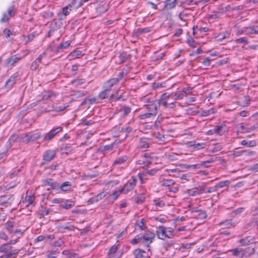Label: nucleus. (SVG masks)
Here are the masks:
<instances>
[{"instance_id":"43","label":"nucleus","mask_w":258,"mask_h":258,"mask_svg":"<svg viewBox=\"0 0 258 258\" xmlns=\"http://www.w3.org/2000/svg\"><path fill=\"white\" fill-rule=\"evenodd\" d=\"M252 241V239L250 237H246V238L241 239L240 243L242 245H248Z\"/></svg>"},{"instance_id":"25","label":"nucleus","mask_w":258,"mask_h":258,"mask_svg":"<svg viewBox=\"0 0 258 258\" xmlns=\"http://www.w3.org/2000/svg\"><path fill=\"white\" fill-rule=\"evenodd\" d=\"M123 191H124L122 190V188L117 191H115L112 195H110L109 196V197H108L109 200H111L112 201L115 200L117 198V197L121 194V193H122Z\"/></svg>"},{"instance_id":"36","label":"nucleus","mask_w":258,"mask_h":258,"mask_svg":"<svg viewBox=\"0 0 258 258\" xmlns=\"http://www.w3.org/2000/svg\"><path fill=\"white\" fill-rule=\"evenodd\" d=\"M43 185H49L51 188H55L56 183H54V181L51 179H48L43 180Z\"/></svg>"},{"instance_id":"58","label":"nucleus","mask_w":258,"mask_h":258,"mask_svg":"<svg viewBox=\"0 0 258 258\" xmlns=\"http://www.w3.org/2000/svg\"><path fill=\"white\" fill-rule=\"evenodd\" d=\"M55 97V94L53 92H47L46 94L44 95V97L46 99H51Z\"/></svg>"},{"instance_id":"46","label":"nucleus","mask_w":258,"mask_h":258,"mask_svg":"<svg viewBox=\"0 0 258 258\" xmlns=\"http://www.w3.org/2000/svg\"><path fill=\"white\" fill-rule=\"evenodd\" d=\"M214 161V160H213V159H211L210 160H208L207 161H203L202 162L200 165L199 166H203V167H208L210 166V164L213 162Z\"/></svg>"},{"instance_id":"4","label":"nucleus","mask_w":258,"mask_h":258,"mask_svg":"<svg viewBox=\"0 0 258 258\" xmlns=\"http://www.w3.org/2000/svg\"><path fill=\"white\" fill-rule=\"evenodd\" d=\"M22 58V56L19 54L12 55L5 60V64L8 68H12Z\"/></svg>"},{"instance_id":"39","label":"nucleus","mask_w":258,"mask_h":258,"mask_svg":"<svg viewBox=\"0 0 258 258\" xmlns=\"http://www.w3.org/2000/svg\"><path fill=\"white\" fill-rule=\"evenodd\" d=\"M15 225L16 223L14 222H8L5 224V227L9 231H10V232H13V231L12 228L15 226Z\"/></svg>"},{"instance_id":"10","label":"nucleus","mask_w":258,"mask_h":258,"mask_svg":"<svg viewBox=\"0 0 258 258\" xmlns=\"http://www.w3.org/2000/svg\"><path fill=\"white\" fill-rule=\"evenodd\" d=\"M56 153L55 151L48 150L45 151L43 155V159L45 162L51 161L55 157Z\"/></svg>"},{"instance_id":"37","label":"nucleus","mask_w":258,"mask_h":258,"mask_svg":"<svg viewBox=\"0 0 258 258\" xmlns=\"http://www.w3.org/2000/svg\"><path fill=\"white\" fill-rule=\"evenodd\" d=\"M12 247L10 245V244L5 243L0 246V252H6L9 251L11 249Z\"/></svg>"},{"instance_id":"59","label":"nucleus","mask_w":258,"mask_h":258,"mask_svg":"<svg viewBox=\"0 0 258 258\" xmlns=\"http://www.w3.org/2000/svg\"><path fill=\"white\" fill-rule=\"evenodd\" d=\"M221 224L225 226L227 228H230L233 226L231 220H226L223 222H222Z\"/></svg>"},{"instance_id":"8","label":"nucleus","mask_w":258,"mask_h":258,"mask_svg":"<svg viewBox=\"0 0 258 258\" xmlns=\"http://www.w3.org/2000/svg\"><path fill=\"white\" fill-rule=\"evenodd\" d=\"M137 183V179L136 178L132 177L131 180H130L122 188L124 192L126 193L131 190L133 189L135 187Z\"/></svg>"},{"instance_id":"51","label":"nucleus","mask_w":258,"mask_h":258,"mask_svg":"<svg viewBox=\"0 0 258 258\" xmlns=\"http://www.w3.org/2000/svg\"><path fill=\"white\" fill-rule=\"evenodd\" d=\"M19 252V249H15L13 250L8 251L7 253L9 254V256L10 258H13L14 257L18 252Z\"/></svg>"},{"instance_id":"38","label":"nucleus","mask_w":258,"mask_h":258,"mask_svg":"<svg viewBox=\"0 0 258 258\" xmlns=\"http://www.w3.org/2000/svg\"><path fill=\"white\" fill-rule=\"evenodd\" d=\"M16 12V8L14 5L11 6L9 7L7 11V14L10 17L14 16Z\"/></svg>"},{"instance_id":"48","label":"nucleus","mask_w":258,"mask_h":258,"mask_svg":"<svg viewBox=\"0 0 258 258\" xmlns=\"http://www.w3.org/2000/svg\"><path fill=\"white\" fill-rule=\"evenodd\" d=\"M10 17L6 13H4L2 15V17L0 19V22L1 23H6L7 22Z\"/></svg>"},{"instance_id":"41","label":"nucleus","mask_w":258,"mask_h":258,"mask_svg":"<svg viewBox=\"0 0 258 258\" xmlns=\"http://www.w3.org/2000/svg\"><path fill=\"white\" fill-rule=\"evenodd\" d=\"M72 8H73V7H72L70 4L64 7L62 9L63 15L66 16H68L70 14V11L72 10Z\"/></svg>"},{"instance_id":"9","label":"nucleus","mask_w":258,"mask_h":258,"mask_svg":"<svg viewBox=\"0 0 258 258\" xmlns=\"http://www.w3.org/2000/svg\"><path fill=\"white\" fill-rule=\"evenodd\" d=\"M191 11L190 9H185L182 12L179 13L178 15L179 18L181 20L186 22L191 18Z\"/></svg>"},{"instance_id":"40","label":"nucleus","mask_w":258,"mask_h":258,"mask_svg":"<svg viewBox=\"0 0 258 258\" xmlns=\"http://www.w3.org/2000/svg\"><path fill=\"white\" fill-rule=\"evenodd\" d=\"M71 44V42L70 41H67L63 43H61L58 45L57 46L58 50H63L67 48Z\"/></svg>"},{"instance_id":"18","label":"nucleus","mask_w":258,"mask_h":258,"mask_svg":"<svg viewBox=\"0 0 258 258\" xmlns=\"http://www.w3.org/2000/svg\"><path fill=\"white\" fill-rule=\"evenodd\" d=\"M119 244L113 245L110 249L108 253L109 258H118L116 254V251L118 249Z\"/></svg>"},{"instance_id":"45","label":"nucleus","mask_w":258,"mask_h":258,"mask_svg":"<svg viewBox=\"0 0 258 258\" xmlns=\"http://www.w3.org/2000/svg\"><path fill=\"white\" fill-rule=\"evenodd\" d=\"M75 204L73 201L67 202L64 204L62 205L63 208L66 209H69L72 208L74 206Z\"/></svg>"},{"instance_id":"31","label":"nucleus","mask_w":258,"mask_h":258,"mask_svg":"<svg viewBox=\"0 0 258 258\" xmlns=\"http://www.w3.org/2000/svg\"><path fill=\"white\" fill-rule=\"evenodd\" d=\"M109 93H110L109 89L105 88V89L104 91L101 92L99 94L98 97L100 99H105L106 98L108 97V96L110 95Z\"/></svg>"},{"instance_id":"7","label":"nucleus","mask_w":258,"mask_h":258,"mask_svg":"<svg viewBox=\"0 0 258 258\" xmlns=\"http://www.w3.org/2000/svg\"><path fill=\"white\" fill-rule=\"evenodd\" d=\"M62 130V127H56L47 133L43 138L44 141H49L53 139L59 132Z\"/></svg>"},{"instance_id":"54","label":"nucleus","mask_w":258,"mask_h":258,"mask_svg":"<svg viewBox=\"0 0 258 258\" xmlns=\"http://www.w3.org/2000/svg\"><path fill=\"white\" fill-rule=\"evenodd\" d=\"M198 217L200 219H204L207 217V214L204 211H199Z\"/></svg>"},{"instance_id":"56","label":"nucleus","mask_w":258,"mask_h":258,"mask_svg":"<svg viewBox=\"0 0 258 258\" xmlns=\"http://www.w3.org/2000/svg\"><path fill=\"white\" fill-rule=\"evenodd\" d=\"M59 253V251L58 250H54L47 254V257L48 258H55L57 254Z\"/></svg>"},{"instance_id":"29","label":"nucleus","mask_w":258,"mask_h":258,"mask_svg":"<svg viewBox=\"0 0 258 258\" xmlns=\"http://www.w3.org/2000/svg\"><path fill=\"white\" fill-rule=\"evenodd\" d=\"M71 183L70 182L67 181L63 182L60 186V189L64 191H67L71 189Z\"/></svg>"},{"instance_id":"22","label":"nucleus","mask_w":258,"mask_h":258,"mask_svg":"<svg viewBox=\"0 0 258 258\" xmlns=\"http://www.w3.org/2000/svg\"><path fill=\"white\" fill-rule=\"evenodd\" d=\"M118 82V79L116 78L111 79L105 83V88L110 90L111 88Z\"/></svg>"},{"instance_id":"33","label":"nucleus","mask_w":258,"mask_h":258,"mask_svg":"<svg viewBox=\"0 0 258 258\" xmlns=\"http://www.w3.org/2000/svg\"><path fill=\"white\" fill-rule=\"evenodd\" d=\"M142 243L146 244L147 246H149L150 243H151L153 240L149 239V237L146 236L145 234L141 236Z\"/></svg>"},{"instance_id":"63","label":"nucleus","mask_w":258,"mask_h":258,"mask_svg":"<svg viewBox=\"0 0 258 258\" xmlns=\"http://www.w3.org/2000/svg\"><path fill=\"white\" fill-rule=\"evenodd\" d=\"M192 89L190 87L184 88L182 89V93L184 95L185 94V95H187L188 94L191 93Z\"/></svg>"},{"instance_id":"50","label":"nucleus","mask_w":258,"mask_h":258,"mask_svg":"<svg viewBox=\"0 0 258 258\" xmlns=\"http://www.w3.org/2000/svg\"><path fill=\"white\" fill-rule=\"evenodd\" d=\"M194 145V149L196 150H200L202 149H204L205 147L206 144L205 143H196V142H195Z\"/></svg>"},{"instance_id":"60","label":"nucleus","mask_w":258,"mask_h":258,"mask_svg":"<svg viewBox=\"0 0 258 258\" xmlns=\"http://www.w3.org/2000/svg\"><path fill=\"white\" fill-rule=\"evenodd\" d=\"M258 128V123H256L250 127L246 128V131L245 132H250L251 131H253L256 129Z\"/></svg>"},{"instance_id":"19","label":"nucleus","mask_w":258,"mask_h":258,"mask_svg":"<svg viewBox=\"0 0 258 258\" xmlns=\"http://www.w3.org/2000/svg\"><path fill=\"white\" fill-rule=\"evenodd\" d=\"M134 254L136 258H148L149 257L145 251L140 249H136L134 251Z\"/></svg>"},{"instance_id":"23","label":"nucleus","mask_w":258,"mask_h":258,"mask_svg":"<svg viewBox=\"0 0 258 258\" xmlns=\"http://www.w3.org/2000/svg\"><path fill=\"white\" fill-rule=\"evenodd\" d=\"M70 5L73 8L77 9L82 5V4L88 0H70Z\"/></svg>"},{"instance_id":"2","label":"nucleus","mask_w":258,"mask_h":258,"mask_svg":"<svg viewBox=\"0 0 258 258\" xmlns=\"http://www.w3.org/2000/svg\"><path fill=\"white\" fill-rule=\"evenodd\" d=\"M156 235L159 239L162 240L172 238L174 235L172 228L171 227L166 228L164 226H159L157 228Z\"/></svg>"},{"instance_id":"6","label":"nucleus","mask_w":258,"mask_h":258,"mask_svg":"<svg viewBox=\"0 0 258 258\" xmlns=\"http://www.w3.org/2000/svg\"><path fill=\"white\" fill-rule=\"evenodd\" d=\"M159 170V169L158 168H154L151 170H148L146 172L139 173L138 175L140 180H141V182L143 183V180L148 178V175L154 176L157 173Z\"/></svg>"},{"instance_id":"27","label":"nucleus","mask_w":258,"mask_h":258,"mask_svg":"<svg viewBox=\"0 0 258 258\" xmlns=\"http://www.w3.org/2000/svg\"><path fill=\"white\" fill-rule=\"evenodd\" d=\"M172 95V99L174 101H176V100H180L183 99L184 97V94L180 92H173L171 93Z\"/></svg>"},{"instance_id":"14","label":"nucleus","mask_w":258,"mask_h":258,"mask_svg":"<svg viewBox=\"0 0 258 258\" xmlns=\"http://www.w3.org/2000/svg\"><path fill=\"white\" fill-rule=\"evenodd\" d=\"M215 134L218 136L223 135L227 131V127L224 124L220 125H217L214 128Z\"/></svg>"},{"instance_id":"20","label":"nucleus","mask_w":258,"mask_h":258,"mask_svg":"<svg viewBox=\"0 0 258 258\" xmlns=\"http://www.w3.org/2000/svg\"><path fill=\"white\" fill-rule=\"evenodd\" d=\"M35 197L33 196H26L25 200L23 202L26 205V206H34Z\"/></svg>"},{"instance_id":"49","label":"nucleus","mask_w":258,"mask_h":258,"mask_svg":"<svg viewBox=\"0 0 258 258\" xmlns=\"http://www.w3.org/2000/svg\"><path fill=\"white\" fill-rule=\"evenodd\" d=\"M229 183H230V182L228 180L221 181V182H219L216 185V186H217V187H221V188L224 187L228 186L229 185Z\"/></svg>"},{"instance_id":"28","label":"nucleus","mask_w":258,"mask_h":258,"mask_svg":"<svg viewBox=\"0 0 258 258\" xmlns=\"http://www.w3.org/2000/svg\"><path fill=\"white\" fill-rule=\"evenodd\" d=\"M144 157L147 158V159H141L137 161V163L140 165H143V167L147 166L150 163V161L148 160L147 158L149 157V155L145 154L144 155Z\"/></svg>"},{"instance_id":"30","label":"nucleus","mask_w":258,"mask_h":258,"mask_svg":"<svg viewBox=\"0 0 258 258\" xmlns=\"http://www.w3.org/2000/svg\"><path fill=\"white\" fill-rule=\"evenodd\" d=\"M241 144L243 146H245L249 147H253L256 146V142L255 141H249L243 140L241 142Z\"/></svg>"},{"instance_id":"16","label":"nucleus","mask_w":258,"mask_h":258,"mask_svg":"<svg viewBox=\"0 0 258 258\" xmlns=\"http://www.w3.org/2000/svg\"><path fill=\"white\" fill-rule=\"evenodd\" d=\"M177 0H165L164 8L166 10H171L175 7Z\"/></svg>"},{"instance_id":"26","label":"nucleus","mask_w":258,"mask_h":258,"mask_svg":"<svg viewBox=\"0 0 258 258\" xmlns=\"http://www.w3.org/2000/svg\"><path fill=\"white\" fill-rule=\"evenodd\" d=\"M230 35V32L229 31H226L223 33L219 34L217 37V40L218 41H221L223 39L228 38Z\"/></svg>"},{"instance_id":"17","label":"nucleus","mask_w":258,"mask_h":258,"mask_svg":"<svg viewBox=\"0 0 258 258\" xmlns=\"http://www.w3.org/2000/svg\"><path fill=\"white\" fill-rule=\"evenodd\" d=\"M244 32L246 34H258V26L245 27Z\"/></svg>"},{"instance_id":"47","label":"nucleus","mask_w":258,"mask_h":258,"mask_svg":"<svg viewBox=\"0 0 258 258\" xmlns=\"http://www.w3.org/2000/svg\"><path fill=\"white\" fill-rule=\"evenodd\" d=\"M115 145V143L105 145L101 148V151L112 150Z\"/></svg>"},{"instance_id":"55","label":"nucleus","mask_w":258,"mask_h":258,"mask_svg":"<svg viewBox=\"0 0 258 258\" xmlns=\"http://www.w3.org/2000/svg\"><path fill=\"white\" fill-rule=\"evenodd\" d=\"M235 42L237 43H243L244 44L248 43V41L246 37H241L239 39H237L235 40Z\"/></svg>"},{"instance_id":"21","label":"nucleus","mask_w":258,"mask_h":258,"mask_svg":"<svg viewBox=\"0 0 258 258\" xmlns=\"http://www.w3.org/2000/svg\"><path fill=\"white\" fill-rule=\"evenodd\" d=\"M149 147L148 140L147 138H141L138 148L141 149H146Z\"/></svg>"},{"instance_id":"1","label":"nucleus","mask_w":258,"mask_h":258,"mask_svg":"<svg viewBox=\"0 0 258 258\" xmlns=\"http://www.w3.org/2000/svg\"><path fill=\"white\" fill-rule=\"evenodd\" d=\"M160 106L157 101L150 104H145L143 109L146 112L140 115L139 118L140 120H151L155 118L158 112V108Z\"/></svg>"},{"instance_id":"62","label":"nucleus","mask_w":258,"mask_h":258,"mask_svg":"<svg viewBox=\"0 0 258 258\" xmlns=\"http://www.w3.org/2000/svg\"><path fill=\"white\" fill-rule=\"evenodd\" d=\"M56 25V23L55 22L52 23L51 24V28L48 33V37H50L52 33L55 30L56 28L54 27V25Z\"/></svg>"},{"instance_id":"15","label":"nucleus","mask_w":258,"mask_h":258,"mask_svg":"<svg viewBox=\"0 0 258 258\" xmlns=\"http://www.w3.org/2000/svg\"><path fill=\"white\" fill-rule=\"evenodd\" d=\"M107 195V192L102 191L98 194L97 195L91 198L89 201L92 203H96L102 200L103 198L105 197Z\"/></svg>"},{"instance_id":"57","label":"nucleus","mask_w":258,"mask_h":258,"mask_svg":"<svg viewBox=\"0 0 258 258\" xmlns=\"http://www.w3.org/2000/svg\"><path fill=\"white\" fill-rule=\"evenodd\" d=\"M154 204L157 206L159 207L160 208L163 207L165 206V203L163 201H157V200H154L153 201Z\"/></svg>"},{"instance_id":"12","label":"nucleus","mask_w":258,"mask_h":258,"mask_svg":"<svg viewBox=\"0 0 258 258\" xmlns=\"http://www.w3.org/2000/svg\"><path fill=\"white\" fill-rule=\"evenodd\" d=\"M46 54V52L41 54L31 64L30 69L31 70H35L38 67L39 64L41 62V60Z\"/></svg>"},{"instance_id":"32","label":"nucleus","mask_w":258,"mask_h":258,"mask_svg":"<svg viewBox=\"0 0 258 258\" xmlns=\"http://www.w3.org/2000/svg\"><path fill=\"white\" fill-rule=\"evenodd\" d=\"M123 92L122 91H118L116 93V94H111L110 97V99L112 101L117 100L120 98Z\"/></svg>"},{"instance_id":"35","label":"nucleus","mask_w":258,"mask_h":258,"mask_svg":"<svg viewBox=\"0 0 258 258\" xmlns=\"http://www.w3.org/2000/svg\"><path fill=\"white\" fill-rule=\"evenodd\" d=\"M127 157L126 156L118 157L114 161L113 164H121L124 163L127 160Z\"/></svg>"},{"instance_id":"3","label":"nucleus","mask_w":258,"mask_h":258,"mask_svg":"<svg viewBox=\"0 0 258 258\" xmlns=\"http://www.w3.org/2000/svg\"><path fill=\"white\" fill-rule=\"evenodd\" d=\"M254 250L253 248L247 247L244 249L240 247H237L230 250V251L231 252L232 255L242 258L250 256L253 253Z\"/></svg>"},{"instance_id":"11","label":"nucleus","mask_w":258,"mask_h":258,"mask_svg":"<svg viewBox=\"0 0 258 258\" xmlns=\"http://www.w3.org/2000/svg\"><path fill=\"white\" fill-rule=\"evenodd\" d=\"M172 99V95L171 94H168L167 93H165L163 94L160 99L157 100V102L159 104V105H162V106L167 105V103L169 102L170 99Z\"/></svg>"},{"instance_id":"64","label":"nucleus","mask_w":258,"mask_h":258,"mask_svg":"<svg viewBox=\"0 0 258 258\" xmlns=\"http://www.w3.org/2000/svg\"><path fill=\"white\" fill-rule=\"evenodd\" d=\"M18 139V136L16 135H12L9 140V143L11 144L12 143H14Z\"/></svg>"},{"instance_id":"42","label":"nucleus","mask_w":258,"mask_h":258,"mask_svg":"<svg viewBox=\"0 0 258 258\" xmlns=\"http://www.w3.org/2000/svg\"><path fill=\"white\" fill-rule=\"evenodd\" d=\"M151 31V28L147 27V28H143V29H138L136 31V33L138 35H140V34H142L143 33H149Z\"/></svg>"},{"instance_id":"34","label":"nucleus","mask_w":258,"mask_h":258,"mask_svg":"<svg viewBox=\"0 0 258 258\" xmlns=\"http://www.w3.org/2000/svg\"><path fill=\"white\" fill-rule=\"evenodd\" d=\"M75 229V227L69 223L67 224L62 225L59 226V229L61 230H67L69 231H73Z\"/></svg>"},{"instance_id":"13","label":"nucleus","mask_w":258,"mask_h":258,"mask_svg":"<svg viewBox=\"0 0 258 258\" xmlns=\"http://www.w3.org/2000/svg\"><path fill=\"white\" fill-rule=\"evenodd\" d=\"M19 76V74L18 72H16L12 75L7 81L6 83V86L7 87H11L16 83Z\"/></svg>"},{"instance_id":"53","label":"nucleus","mask_w":258,"mask_h":258,"mask_svg":"<svg viewBox=\"0 0 258 258\" xmlns=\"http://www.w3.org/2000/svg\"><path fill=\"white\" fill-rule=\"evenodd\" d=\"M141 242L142 243V238L141 236H137L135 237L132 240L131 243L133 244H136L138 243Z\"/></svg>"},{"instance_id":"61","label":"nucleus","mask_w":258,"mask_h":258,"mask_svg":"<svg viewBox=\"0 0 258 258\" xmlns=\"http://www.w3.org/2000/svg\"><path fill=\"white\" fill-rule=\"evenodd\" d=\"M63 243V240L60 238L54 242L53 246L55 247H60Z\"/></svg>"},{"instance_id":"44","label":"nucleus","mask_w":258,"mask_h":258,"mask_svg":"<svg viewBox=\"0 0 258 258\" xmlns=\"http://www.w3.org/2000/svg\"><path fill=\"white\" fill-rule=\"evenodd\" d=\"M131 111V109L130 107L127 106H124L122 109L121 110V112L122 113V115L123 116H125L128 115L129 113H130Z\"/></svg>"},{"instance_id":"24","label":"nucleus","mask_w":258,"mask_h":258,"mask_svg":"<svg viewBox=\"0 0 258 258\" xmlns=\"http://www.w3.org/2000/svg\"><path fill=\"white\" fill-rule=\"evenodd\" d=\"M174 181L172 179H163L161 181V185L162 186L169 187V189L170 191V187L174 184Z\"/></svg>"},{"instance_id":"52","label":"nucleus","mask_w":258,"mask_h":258,"mask_svg":"<svg viewBox=\"0 0 258 258\" xmlns=\"http://www.w3.org/2000/svg\"><path fill=\"white\" fill-rule=\"evenodd\" d=\"M187 44L192 47H196L197 43L192 38H189L187 40Z\"/></svg>"},{"instance_id":"5","label":"nucleus","mask_w":258,"mask_h":258,"mask_svg":"<svg viewBox=\"0 0 258 258\" xmlns=\"http://www.w3.org/2000/svg\"><path fill=\"white\" fill-rule=\"evenodd\" d=\"M40 136L41 135L39 133H36L31 135L24 134L21 135L20 141L27 143L30 141H33L39 139Z\"/></svg>"}]
</instances>
